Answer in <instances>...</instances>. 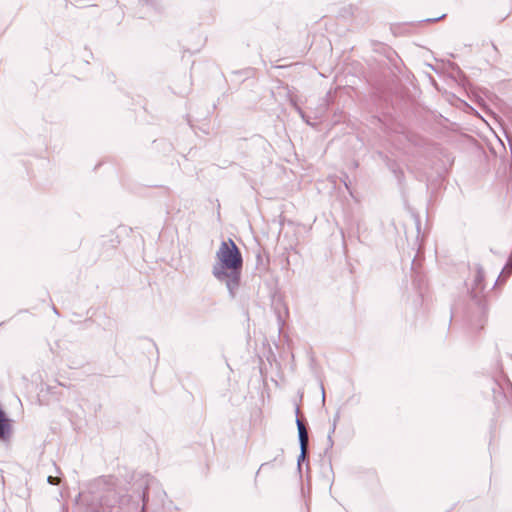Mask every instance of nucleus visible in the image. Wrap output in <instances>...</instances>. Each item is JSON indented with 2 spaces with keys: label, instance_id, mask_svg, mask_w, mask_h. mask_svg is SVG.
Instances as JSON below:
<instances>
[{
  "label": "nucleus",
  "instance_id": "1",
  "mask_svg": "<svg viewBox=\"0 0 512 512\" xmlns=\"http://www.w3.org/2000/svg\"><path fill=\"white\" fill-rule=\"evenodd\" d=\"M217 263L212 267V275L226 285L229 296L234 299L240 287L243 267L242 254L232 239L221 242L216 252Z\"/></svg>",
  "mask_w": 512,
  "mask_h": 512
},
{
  "label": "nucleus",
  "instance_id": "2",
  "mask_svg": "<svg viewBox=\"0 0 512 512\" xmlns=\"http://www.w3.org/2000/svg\"><path fill=\"white\" fill-rule=\"evenodd\" d=\"M145 483L146 485L142 492V502L144 503V506H148L151 499L156 503V505H163L166 498V492L162 489L158 481L149 476Z\"/></svg>",
  "mask_w": 512,
  "mask_h": 512
},
{
  "label": "nucleus",
  "instance_id": "3",
  "mask_svg": "<svg viewBox=\"0 0 512 512\" xmlns=\"http://www.w3.org/2000/svg\"><path fill=\"white\" fill-rule=\"evenodd\" d=\"M295 413L297 415L296 425H297L298 440H299V445H300V450H301V452L298 456V459H297V464H298L299 471H301V463H302V461H304L306 459L309 436H308V430H307L304 422L298 417V415L300 413V408L298 406L295 409Z\"/></svg>",
  "mask_w": 512,
  "mask_h": 512
},
{
  "label": "nucleus",
  "instance_id": "4",
  "mask_svg": "<svg viewBox=\"0 0 512 512\" xmlns=\"http://www.w3.org/2000/svg\"><path fill=\"white\" fill-rule=\"evenodd\" d=\"M11 419L6 412L0 407V440H6L12 432Z\"/></svg>",
  "mask_w": 512,
  "mask_h": 512
},
{
  "label": "nucleus",
  "instance_id": "5",
  "mask_svg": "<svg viewBox=\"0 0 512 512\" xmlns=\"http://www.w3.org/2000/svg\"><path fill=\"white\" fill-rule=\"evenodd\" d=\"M484 270L481 265H476V275L474 278V285L472 287V295L474 298L478 297V294L482 292L485 288L484 285Z\"/></svg>",
  "mask_w": 512,
  "mask_h": 512
},
{
  "label": "nucleus",
  "instance_id": "6",
  "mask_svg": "<svg viewBox=\"0 0 512 512\" xmlns=\"http://www.w3.org/2000/svg\"><path fill=\"white\" fill-rule=\"evenodd\" d=\"M340 419V415L339 413H336L333 417V421H332V424H331V427L329 429V432H328V436H327V449H331L334 445V441H333V438H332V435L334 434L335 430H336V427H337V423Z\"/></svg>",
  "mask_w": 512,
  "mask_h": 512
},
{
  "label": "nucleus",
  "instance_id": "7",
  "mask_svg": "<svg viewBox=\"0 0 512 512\" xmlns=\"http://www.w3.org/2000/svg\"><path fill=\"white\" fill-rule=\"evenodd\" d=\"M59 481H60V479L58 477L51 476V475L47 477V482L51 485H58Z\"/></svg>",
  "mask_w": 512,
  "mask_h": 512
},
{
  "label": "nucleus",
  "instance_id": "8",
  "mask_svg": "<svg viewBox=\"0 0 512 512\" xmlns=\"http://www.w3.org/2000/svg\"><path fill=\"white\" fill-rule=\"evenodd\" d=\"M296 109H297L298 113L300 114L301 118L303 120H305L307 123H309L308 120H306V116H305L304 112L301 110V108L296 107Z\"/></svg>",
  "mask_w": 512,
  "mask_h": 512
},
{
  "label": "nucleus",
  "instance_id": "9",
  "mask_svg": "<svg viewBox=\"0 0 512 512\" xmlns=\"http://www.w3.org/2000/svg\"><path fill=\"white\" fill-rule=\"evenodd\" d=\"M443 17H444V15L441 16V17H438V18H434V19H427L426 21H438V20H440Z\"/></svg>",
  "mask_w": 512,
  "mask_h": 512
},
{
  "label": "nucleus",
  "instance_id": "10",
  "mask_svg": "<svg viewBox=\"0 0 512 512\" xmlns=\"http://www.w3.org/2000/svg\"><path fill=\"white\" fill-rule=\"evenodd\" d=\"M146 508H147V506H144V505H143V506H142V509H141V511H140V512H146Z\"/></svg>",
  "mask_w": 512,
  "mask_h": 512
},
{
  "label": "nucleus",
  "instance_id": "11",
  "mask_svg": "<svg viewBox=\"0 0 512 512\" xmlns=\"http://www.w3.org/2000/svg\"><path fill=\"white\" fill-rule=\"evenodd\" d=\"M144 1H145L146 3H149V2H151L152 0H144Z\"/></svg>",
  "mask_w": 512,
  "mask_h": 512
}]
</instances>
